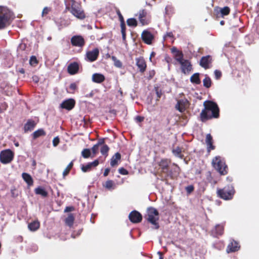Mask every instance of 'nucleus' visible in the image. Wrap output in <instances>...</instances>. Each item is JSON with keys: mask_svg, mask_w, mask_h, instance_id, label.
<instances>
[{"mask_svg": "<svg viewBox=\"0 0 259 259\" xmlns=\"http://www.w3.org/2000/svg\"><path fill=\"white\" fill-rule=\"evenodd\" d=\"M203 105L204 109L200 114L202 120L219 117V109L217 104L212 101H206L204 102Z\"/></svg>", "mask_w": 259, "mask_h": 259, "instance_id": "f257e3e1", "label": "nucleus"}, {"mask_svg": "<svg viewBox=\"0 0 259 259\" xmlns=\"http://www.w3.org/2000/svg\"><path fill=\"white\" fill-rule=\"evenodd\" d=\"M66 9L68 10L74 16L79 19H83L85 15L81 6L74 0H64Z\"/></svg>", "mask_w": 259, "mask_h": 259, "instance_id": "f03ea898", "label": "nucleus"}, {"mask_svg": "<svg viewBox=\"0 0 259 259\" xmlns=\"http://www.w3.org/2000/svg\"><path fill=\"white\" fill-rule=\"evenodd\" d=\"M12 19V13L7 8L0 7V29L9 26Z\"/></svg>", "mask_w": 259, "mask_h": 259, "instance_id": "7ed1b4c3", "label": "nucleus"}, {"mask_svg": "<svg viewBox=\"0 0 259 259\" xmlns=\"http://www.w3.org/2000/svg\"><path fill=\"white\" fill-rule=\"evenodd\" d=\"M213 166L221 175H225L227 173V167L223 159L220 156H216L212 161Z\"/></svg>", "mask_w": 259, "mask_h": 259, "instance_id": "20e7f679", "label": "nucleus"}, {"mask_svg": "<svg viewBox=\"0 0 259 259\" xmlns=\"http://www.w3.org/2000/svg\"><path fill=\"white\" fill-rule=\"evenodd\" d=\"M159 219L158 211L153 207H150L147 209V220L155 226V229L159 228L157 221Z\"/></svg>", "mask_w": 259, "mask_h": 259, "instance_id": "39448f33", "label": "nucleus"}, {"mask_svg": "<svg viewBox=\"0 0 259 259\" xmlns=\"http://www.w3.org/2000/svg\"><path fill=\"white\" fill-rule=\"evenodd\" d=\"M170 51L172 54L174 58L180 65H191L190 62L188 60L184 59V54L183 52L178 50L176 47L171 48Z\"/></svg>", "mask_w": 259, "mask_h": 259, "instance_id": "423d86ee", "label": "nucleus"}, {"mask_svg": "<svg viewBox=\"0 0 259 259\" xmlns=\"http://www.w3.org/2000/svg\"><path fill=\"white\" fill-rule=\"evenodd\" d=\"M235 190L232 185H229L222 189L218 190V195L223 199L230 200L233 197Z\"/></svg>", "mask_w": 259, "mask_h": 259, "instance_id": "0eeeda50", "label": "nucleus"}, {"mask_svg": "<svg viewBox=\"0 0 259 259\" xmlns=\"http://www.w3.org/2000/svg\"><path fill=\"white\" fill-rule=\"evenodd\" d=\"M30 48L25 43H21L17 50V56L20 57L23 60H27L28 59L27 56L30 52Z\"/></svg>", "mask_w": 259, "mask_h": 259, "instance_id": "6e6552de", "label": "nucleus"}, {"mask_svg": "<svg viewBox=\"0 0 259 259\" xmlns=\"http://www.w3.org/2000/svg\"><path fill=\"white\" fill-rule=\"evenodd\" d=\"M14 158V153L10 149H6L1 151L0 161L3 164L10 163Z\"/></svg>", "mask_w": 259, "mask_h": 259, "instance_id": "1a4fd4ad", "label": "nucleus"}, {"mask_svg": "<svg viewBox=\"0 0 259 259\" xmlns=\"http://www.w3.org/2000/svg\"><path fill=\"white\" fill-rule=\"evenodd\" d=\"M71 45L76 47L82 48L85 44L84 38L81 35H74L70 40Z\"/></svg>", "mask_w": 259, "mask_h": 259, "instance_id": "9d476101", "label": "nucleus"}, {"mask_svg": "<svg viewBox=\"0 0 259 259\" xmlns=\"http://www.w3.org/2000/svg\"><path fill=\"white\" fill-rule=\"evenodd\" d=\"M141 38L147 45H151L154 39V35L148 30H144L141 34Z\"/></svg>", "mask_w": 259, "mask_h": 259, "instance_id": "9b49d317", "label": "nucleus"}, {"mask_svg": "<svg viewBox=\"0 0 259 259\" xmlns=\"http://www.w3.org/2000/svg\"><path fill=\"white\" fill-rule=\"evenodd\" d=\"M99 55V49L98 48H95L93 50L87 52L86 59L90 62H93L97 59Z\"/></svg>", "mask_w": 259, "mask_h": 259, "instance_id": "f8f14e48", "label": "nucleus"}, {"mask_svg": "<svg viewBox=\"0 0 259 259\" xmlns=\"http://www.w3.org/2000/svg\"><path fill=\"white\" fill-rule=\"evenodd\" d=\"M170 161L168 159H162L158 162V165L161 171L167 175L168 171L169 165Z\"/></svg>", "mask_w": 259, "mask_h": 259, "instance_id": "ddd939ff", "label": "nucleus"}, {"mask_svg": "<svg viewBox=\"0 0 259 259\" xmlns=\"http://www.w3.org/2000/svg\"><path fill=\"white\" fill-rule=\"evenodd\" d=\"M147 13L145 10H141L139 12V20L142 25H148L150 22V19L147 18Z\"/></svg>", "mask_w": 259, "mask_h": 259, "instance_id": "4468645a", "label": "nucleus"}, {"mask_svg": "<svg viewBox=\"0 0 259 259\" xmlns=\"http://www.w3.org/2000/svg\"><path fill=\"white\" fill-rule=\"evenodd\" d=\"M130 221L134 223L140 222L142 220V216L136 210L132 211L128 215Z\"/></svg>", "mask_w": 259, "mask_h": 259, "instance_id": "2eb2a0df", "label": "nucleus"}, {"mask_svg": "<svg viewBox=\"0 0 259 259\" xmlns=\"http://www.w3.org/2000/svg\"><path fill=\"white\" fill-rule=\"evenodd\" d=\"M189 103L187 99H184L178 101L176 108L181 112H184L188 107Z\"/></svg>", "mask_w": 259, "mask_h": 259, "instance_id": "dca6fc26", "label": "nucleus"}, {"mask_svg": "<svg viewBox=\"0 0 259 259\" xmlns=\"http://www.w3.org/2000/svg\"><path fill=\"white\" fill-rule=\"evenodd\" d=\"M75 101L72 99H69L65 100L60 104V107L70 110L72 109L75 105Z\"/></svg>", "mask_w": 259, "mask_h": 259, "instance_id": "f3484780", "label": "nucleus"}, {"mask_svg": "<svg viewBox=\"0 0 259 259\" xmlns=\"http://www.w3.org/2000/svg\"><path fill=\"white\" fill-rule=\"evenodd\" d=\"M105 79V76L102 74L98 73H94L92 77V81L97 83L103 82Z\"/></svg>", "mask_w": 259, "mask_h": 259, "instance_id": "a211bd4d", "label": "nucleus"}, {"mask_svg": "<svg viewBox=\"0 0 259 259\" xmlns=\"http://www.w3.org/2000/svg\"><path fill=\"white\" fill-rule=\"evenodd\" d=\"M99 164V161L98 160H95L92 162H90L88 163L85 165L81 166V170L83 172H87L91 169V168L93 167H96Z\"/></svg>", "mask_w": 259, "mask_h": 259, "instance_id": "6ab92c4d", "label": "nucleus"}, {"mask_svg": "<svg viewBox=\"0 0 259 259\" xmlns=\"http://www.w3.org/2000/svg\"><path fill=\"white\" fill-rule=\"evenodd\" d=\"M179 171L180 168L179 166L174 163L172 164L171 169L168 170L166 175L170 177V178H173L177 176L179 174Z\"/></svg>", "mask_w": 259, "mask_h": 259, "instance_id": "aec40b11", "label": "nucleus"}, {"mask_svg": "<svg viewBox=\"0 0 259 259\" xmlns=\"http://www.w3.org/2000/svg\"><path fill=\"white\" fill-rule=\"evenodd\" d=\"M224 227L222 225H216L215 228L212 230L211 233L213 236L217 237L218 236L222 235L223 233Z\"/></svg>", "mask_w": 259, "mask_h": 259, "instance_id": "412c9836", "label": "nucleus"}, {"mask_svg": "<svg viewBox=\"0 0 259 259\" xmlns=\"http://www.w3.org/2000/svg\"><path fill=\"white\" fill-rule=\"evenodd\" d=\"M205 142L207 145V151L208 152L214 149V147L212 145V138L210 134L206 135Z\"/></svg>", "mask_w": 259, "mask_h": 259, "instance_id": "4be33fe9", "label": "nucleus"}, {"mask_svg": "<svg viewBox=\"0 0 259 259\" xmlns=\"http://www.w3.org/2000/svg\"><path fill=\"white\" fill-rule=\"evenodd\" d=\"M239 248L238 243L236 241H233L228 245L227 251L228 252H234L238 250Z\"/></svg>", "mask_w": 259, "mask_h": 259, "instance_id": "5701e85b", "label": "nucleus"}, {"mask_svg": "<svg viewBox=\"0 0 259 259\" xmlns=\"http://www.w3.org/2000/svg\"><path fill=\"white\" fill-rule=\"evenodd\" d=\"M22 177L28 186H31L33 185V181L31 176L29 174L23 172L22 174Z\"/></svg>", "mask_w": 259, "mask_h": 259, "instance_id": "b1692460", "label": "nucleus"}, {"mask_svg": "<svg viewBox=\"0 0 259 259\" xmlns=\"http://www.w3.org/2000/svg\"><path fill=\"white\" fill-rule=\"evenodd\" d=\"M103 186L108 190H112L115 188V184L112 180H107L103 184Z\"/></svg>", "mask_w": 259, "mask_h": 259, "instance_id": "393cba45", "label": "nucleus"}, {"mask_svg": "<svg viewBox=\"0 0 259 259\" xmlns=\"http://www.w3.org/2000/svg\"><path fill=\"white\" fill-rule=\"evenodd\" d=\"M212 57L210 55L203 56L200 61V65H209L212 63Z\"/></svg>", "mask_w": 259, "mask_h": 259, "instance_id": "a878e982", "label": "nucleus"}, {"mask_svg": "<svg viewBox=\"0 0 259 259\" xmlns=\"http://www.w3.org/2000/svg\"><path fill=\"white\" fill-rule=\"evenodd\" d=\"M121 158L120 154L119 153H115L111 158L110 164L112 166H114L118 164V162Z\"/></svg>", "mask_w": 259, "mask_h": 259, "instance_id": "bb28decb", "label": "nucleus"}, {"mask_svg": "<svg viewBox=\"0 0 259 259\" xmlns=\"http://www.w3.org/2000/svg\"><path fill=\"white\" fill-rule=\"evenodd\" d=\"M35 125V123L33 121L29 120L24 125V131L25 132L31 131L34 128Z\"/></svg>", "mask_w": 259, "mask_h": 259, "instance_id": "cd10ccee", "label": "nucleus"}, {"mask_svg": "<svg viewBox=\"0 0 259 259\" xmlns=\"http://www.w3.org/2000/svg\"><path fill=\"white\" fill-rule=\"evenodd\" d=\"M40 224L38 221H34L28 225V228L30 231H35L39 227Z\"/></svg>", "mask_w": 259, "mask_h": 259, "instance_id": "c85d7f7f", "label": "nucleus"}, {"mask_svg": "<svg viewBox=\"0 0 259 259\" xmlns=\"http://www.w3.org/2000/svg\"><path fill=\"white\" fill-rule=\"evenodd\" d=\"M34 191L36 194L40 195L43 197H46L48 195V193L45 189L40 187L36 188Z\"/></svg>", "mask_w": 259, "mask_h": 259, "instance_id": "c756f323", "label": "nucleus"}, {"mask_svg": "<svg viewBox=\"0 0 259 259\" xmlns=\"http://www.w3.org/2000/svg\"><path fill=\"white\" fill-rule=\"evenodd\" d=\"M104 143L103 140H100L98 141V142L94 145V146L92 148V151L94 155H96L99 150V147L100 146L102 145V144Z\"/></svg>", "mask_w": 259, "mask_h": 259, "instance_id": "7c9ffc66", "label": "nucleus"}, {"mask_svg": "<svg viewBox=\"0 0 259 259\" xmlns=\"http://www.w3.org/2000/svg\"><path fill=\"white\" fill-rule=\"evenodd\" d=\"M67 70L69 73L70 74H74L78 72L79 66H68Z\"/></svg>", "mask_w": 259, "mask_h": 259, "instance_id": "2f4dec72", "label": "nucleus"}, {"mask_svg": "<svg viewBox=\"0 0 259 259\" xmlns=\"http://www.w3.org/2000/svg\"><path fill=\"white\" fill-rule=\"evenodd\" d=\"M190 80L192 82L196 84H199L200 83V80L199 77V73L194 74L190 78Z\"/></svg>", "mask_w": 259, "mask_h": 259, "instance_id": "473e14b6", "label": "nucleus"}, {"mask_svg": "<svg viewBox=\"0 0 259 259\" xmlns=\"http://www.w3.org/2000/svg\"><path fill=\"white\" fill-rule=\"evenodd\" d=\"M46 135V133L42 129H39L35 131L33 133V137L34 139H36L40 136H44Z\"/></svg>", "mask_w": 259, "mask_h": 259, "instance_id": "72a5a7b5", "label": "nucleus"}, {"mask_svg": "<svg viewBox=\"0 0 259 259\" xmlns=\"http://www.w3.org/2000/svg\"><path fill=\"white\" fill-rule=\"evenodd\" d=\"M101 146V153L102 155L105 156L106 157L108 155V152L109 150V148L106 145H104L103 143Z\"/></svg>", "mask_w": 259, "mask_h": 259, "instance_id": "f704fd0d", "label": "nucleus"}, {"mask_svg": "<svg viewBox=\"0 0 259 259\" xmlns=\"http://www.w3.org/2000/svg\"><path fill=\"white\" fill-rule=\"evenodd\" d=\"M74 220V218L73 214H70L66 219L65 223L68 226H71L73 224Z\"/></svg>", "mask_w": 259, "mask_h": 259, "instance_id": "c9c22d12", "label": "nucleus"}, {"mask_svg": "<svg viewBox=\"0 0 259 259\" xmlns=\"http://www.w3.org/2000/svg\"><path fill=\"white\" fill-rule=\"evenodd\" d=\"M127 24L129 26L136 27L138 25V22L135 18H129L126 21Z\"/></svg>", "mask_w": 259, "mask_h": 259, "instance_id": "e433bc0d", "label": "nucleus"}, {"mask_svg": "<svg viewBox=\"0 0 259 259\" xmlns=\"http://www.w3.org/2000/svg\"><path fill=\"white\" fill-rule=\"evenodd\" d=\"M203 84L205 87L209 88L211 84V81L210 78L209 77L206 76L205 78L203 80Z\"/></svg>", "mask_w": 259, "mask_h": 259, "instance_id": "4c0bfd02", "label": "nucleus"}, {"mask_svg": "<svg viewBox=\"0 0 259 259\" xmlns=\"http://www.w3.org/2000/svg\"><path fill=\"white\" fill-rule=\"evenodd\" d=\"M81 155L84 158H89L91 155V152L89 149H84L81 152Z\"/></svg>", "mask_w": 259, "mask_h": 259, "instance_id": "58836bf2", "label": "nucleus"}, {"mask_svg": "<svg viewBox=\"0 0 259 259\" xmlns=\"http://www.w3.org/2000/svg\"><path fill=\"white\" fill-rule=\"evenodd\" d=\"M221 13L222 16H227L229 14L230 9L228 7H225L221 9Z\"/></svg>", "mask_w": 259, "mask_h": 259, "instance_id": "ea45409f", "label": "nucleus"}, {"mask_svg": "<svg viewBox=\"0 0 259 259\" xmlns=\"http://www.w3.org/2000/svg\"><path fill=\"white\" fill-rule=\"evenodd\" d=\"M182 150L180 148L177 147L172 150L173 154L177 157L182 158V155H181Z\"/></svg>", "mask_w": 259, "mask_h": 259, "instance_id": "a19ab883", "label": "nucleus"}, {"mask_svg": "<svg viewBox=\"0 0 259 259\" xmlns=\"http://www.w3.org/2000/svg\"><path fill=\"white\" fill-rule=\"evenodd\" d=\"M72 165H73V163L72 162H70L68 165V166H67V167L64 169V170L63 171V176L65 177L66 176V175H67V174H68L69 171H70V169L71 168V167H72Z\"/></svg>", "mask_w": 259, "mask_h": 259, "instance_id": "79ce46f5", "label": "nucleus"}, {"mask_svg": "<svg viewBox=\"0 0 259 259\" xmlns=\"http://www.w3.org/2000/svg\"><path fill=\"white\" fill-rule=\"evenodd\" d=\"M136 65H146V62L143 57H140L136 59Z\"/></svg>", "mask_w": 259, "mask_h": 259, "instance_id": "37998d69", "label": "nucleus"}, {"mask_svg": "<svg viewBox=\"0 0 259 259\" xmlns=\"http://www.w3.org/2000/svg\"><path fill=\"white\" fill-rule=\"evenodd\" d=\"M51 11V8L49 7H45L44 9L42 10V13H41V16L44 17L46 16L47 14H49V13Z\"/></svg>", "mask_w": 259, "mask_h": 259, "instance_id": "c03bdc74", "label": "nucleus"}, {"mask_svg": "<svg viewBox=\"0 0 259 259\" xmlns=\"http://www.w3.org/2000/svg\"><path fill=\"white\" fill-rule=\"evenodd\" d=\"M38 60L35 56H32L30 57V60H29V64L30 65L37 64H38Z\"/></svg>", "mask_w": 259, "mask_h": 259, "instance_id": "a18cd8bd", "label": "nucleus"}, {"mask_svg": "<svg viewBox=\"0 0 259 259\" xmlns=\"http://www.w3.org/2000/svg\"><path fill=\"white\" fill-rule=\"evenodd\" d=\"M174 37V34H173L172 32H166V33L164 35V39L165 40L167 38H173Z\"/></svg>", "mask_w": 259, "mask_h": 259, "instance_id": "49530a36", "label": "nucleus"}, {"mask_svg": "<svg viewBox=\"0 0 259 259\" xmlns=\"http://www.w3.org/2000/svg\"><path fill=\"white\" fill-rule=\"evenodd\" d=\"M60 140L58 137L54 138L53 140V145L54 147H56L59 143Z\"/></svg>", "mask_w": 259, "mask_h": 259, "instance_id": "de8ad7c7", "label": "nucleus"}, {"mask_svg": "<svg viewBox=\"0 0 259 259\" xmlns=\"http://www.w3.org/2000/svg\"><path fill=\"white\" fill-rule=\"evenodd\" d=\"M118 171L120 174L123 175H126L128 173V171L123 167L119 168Z\"/></svg>", "mask_w": 259, "mask_h": 259, "instance_id": "09e8293b", "label": "nucleus"}, {"mask_svg": "<svg viewBox=\"0 0 259 259\" xmlns=\"http://www.w3.org/2000/svg\"><path fill=\"white\" fill-rule=\"evenodd\" d=\"M120 27H121V33L126 32V26H125V22L120 23Z\"/></svg>", "mask_w": 259, "mask_h": 259, "instance_id": "8fccbe9b", "label": "nucleus"}, {"mask_svg": "<svg viewBox=\"0 0 259 259\" xmlns=\"http://www.w3.org/2000/svg\"><path fill=\"white\" fill-rule=\"evenodd\" d=\"M214 75H215V78L217 79H218L221 77V76L222 75V73L221 71H220L218 70H216L214 71Z\"/></svg>", "mask_w": 259, "mask_h": 259, "instance_id": "3c124183", "label": "nucleus"}, {"mask_svg": "<svg viewBox=\"0 0 259 259\" xmlns=\"http://www.w3.org/2000/svg\"><path fill=\"white\" fill-rule=\"evenodd\" d=\"M186 190L187 191V192L188 194H190L193 191L194 187L192 185L188 186L186 188Z\"/></svg>", "mask_w": 259, "mask_h": 259, "instance_id": "603ef678", "label": "nucleus"}, {"mask_svg": "<svg viewBox=\"0 0 259 259\" xmlns=\"http://www.w3.org/2000/svg\"><path fill=\"white\" fill-rule=\"evenodd\" d=\"M117 15H118V16L119 17V20L120 21V23L124 22V20L123 17L122 16V15L121 14V13L119 11V10H118L117 11Z\"/></svg>", "mask_w": 259, "mask_h": 259, "instance_id": "864d4df0", "label": "nucleus"}, {"mask_svg": "<svg viewBox=\"0 0 259 259\" xmlns=\"http://www.w3.org/2000/svg\"><path fill=\"white\" fill-rule=\"evenodd\" d=\"M112 60L114 62V65H121V63L114 56H112Z\"/></svg>", "mask_w": 259, "mask_h": 259, "instance_id": "5fc2aeb1", "label": "nucleus"}, {"mask_svg": "<svg viewBox=\"0 0 259 259\" xmlns=\"http://www.w3.org/2000/svg\"><path fill=\"white\" fill-rule=\"evenodd\" d=\"M70 89L72 90H75L76 89V84L75 83H72L70 85Z\"/></svg>", "mask_w": 259, "mask_h": 259, "instance_id": "6e6d98bb", "label": "nucleus"}, {"mask_svg": "<svg viewBox=\"0 0 259 259\" xmlns=\"http://www.w3.org/2000/svg\"><path fill=\"white\" fill-rule=\"evenodd\" d=\"M135 119L137 121V122H141L144 119V118L142 117H141V116H137L136 118H135Z\"/></svg>", "mask_w": 259, "mask_h": 259, "instance_id": "4d7b16f0", "label": "nucleus"}, {"mask_svg": "<svg viewBox=\"0 0 259 259\" xmlns=\"http://www.w3.org/2000/svg\"><path fill=\"white\" fill-rule=\"evenodd\" d=\"M109 171H110V169L109 168H106L105 169L104 172V174H103L104 176H105V177L107 176L108 175V174H109Z\"/></svg>", "mask_w": 259, "mask_h": 259, "instance_id": "13d9d810", "label": "nucleus"}, {"mask_svg": "<svg viewBox=\"0 0 259 259\" xmlns=\"http://www.w3.org/2000/svg\"><path fill=\"white\" fill-rule=\"evenodd\" d=\"M94 95V91H92L90 93L85 95L86 97H92Z\"/></svg>", "mask_w": 259, "mask_h": 259, "instance_id": "bf43d9fd", "label": "nucleus"}, {"mask_svg": "<svg viewBox=\"0 0 259 259\" xmlns=\"http://www.w3.org/2000/svg\"><path fill=\"white\" fill-rule=\"evenodd\" d=\"M73 210V208L72 207H67L65 209V211L69 212V211H71Z\"/></svg>", "mask_w": 259, "mask_h": 259, "instance_id": "052dcab7", "label": "nucleus"}, {"mask_svg": "<svg viewBox=\"0 0 259 259\" xmlns=\"http://www.w3.org/2000/svg\"><path fill=\"white\" fill-rule=\"evenodd\" d=\"M146 66H138V67L141 72L144 71L146 69Z\"/></svg>", "mask_w": 259, "mask_h": 259, "instance_id": "680f3d73", "label": "nucleus"}, {"mask_svg": "<svg viewBox=\"0 0 259 259\" xmlns=\"http://www.w3.org/2000/svg\"><path fill=\"white\" fill-rule=\"evenodd\" d=\"M32 79H33V81L35 82V83H37L38 82V80H39V79L38 78L37 76H34L32 77Z\"/></svg>", "mask_w": 259, "mask_h": 259, "instance_id": "e2e57ef3", "label": "nucleus"}, {"mask_svg": "<svg viewBox=\"0 0 259 259\" xmlns=\"http://www.w3.org/2000/svg\"><path fill=\"white\" fill-rule=\"evenodd\" d=\"M156 94H157V96L158 98H160V97H161V95H162V93H161V91H160V92H159V91L158 90V89H156Z\"/></svg>", "mask_w": 259, "mask_h": 259, "instance_id": "0e129e2a", "label": "nucleus"}, {"mask_svg": "<svg viewBox=\"0 0 259 259\" xmlns=\"http://www.w3.org/2000/svg\"><path fill=\"white\" fill-rule=\"evenodd\" d=\"M156 55V53L154 52H152L151 53V55H150V60H151V61L153 63H154V62H153L152 61V57H154Z\"/></svg>", "mask_w": 259, "mask_h": 259, "instance_id": "69168bd1", "label": "nucleus"}, {"mask_svg": "<svg viewBox=\"0 0 259 259\" xmlns=\"http://www.w3.org/2000/svg\"><path fill=\"white\" fill-rule=\"evenodd\" d=\"M121 34L123 40H125L126 39V32L121 33Z\"/></svg>", "mask_w": 259, "mask_h": 259, "instance_id": "338daca9", "label": "nucleus"}, {"mask_svg": "<svg viewBox=\"0 0 259 259\" xmlns=\"http://www.w3.org/2000/svg\"><path fill=\"white\" fill-rule=\"evenodd\" d=\"M150 78H152V76L154 75V71H152L151 72H150Z\"/></svg>", "mask_w": 259, "mask_h": 259, "instance_id": "774afa93", "label": "nucleus"}]
</instances>
